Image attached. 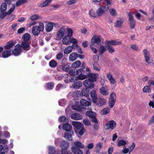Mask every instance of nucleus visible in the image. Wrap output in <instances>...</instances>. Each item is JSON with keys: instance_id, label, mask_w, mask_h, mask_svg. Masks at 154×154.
Segmentation results:
<instances>
[{"instance_id": "1", "label": "nucleus", "mask_w": 154, "mask_h": 154, "mask_svg": "<svg viewBox=\"0 0 154 154\" xmlns=\"http://www.w3.org/2000/svg\"><path fill=\"white\" fill-rule=\"evenodd\" d=\"M62 42L63 44L66 45L69 44L70 43H72L73 44L72 46H78V41L76 39L66 35L64 37L62 40Z\"/></svg>"}, {"instance_id": "2", "label": "nucleus", "mask_w": 154, "mask_h": 154, "mask_svg": "<svg viewBox=\"0 0 154 154\" xmlns=\"http://www.w3.org/2000/svg\"><path fill=\"white\" fill-rule=\"evenodd\" d=\"M38 26H35L33 27L32 29V32L33 35H38L41 32L43 31L44 26L43 23L39 22Z\"/></svg>"}, {"instance_id": "3", "label": "nucleus", "mask_w": 154, "mask_h": 154, "mask_svg": "<svg viewBox=\"0 0 154 154\" xmlns=\"http://www.w3.org/2000/svg\"><path fill=\"white\" fill-rule=\"evenodd\" d=\"M103 39L100 36L94 35L92 38L91 42L92 45H94L95 43L100 45L101 44V42L103 41Z\"/></svg>"}, {"instance_id": "4", "label": "nucleus", "mask_w": 154, "mask_h": 154, "mask_svg": "<svg viewBox=\"0 0 154 154\" xmlns=\"http://www.w3.org/2000/svg\"><path fill=\"white\" fill-rule=\"evenodd\" d=\"M116 122L113 120H111L105 124V128L106 130L111 129L112 130L116 127Z\"/></svg>"}, {"instance_id": "5", "label": "nucleus", "mask_w": 154, "mask_h": 154, "mask_svg": "<svg viewBox=\"0 0 154 154\" xmlns=\"http://www.w3.org/2000/svg\"><path fill=\"white\" fill-rule=\"evenodd\" d=\"M65 29L63 27L60 29L57 32L56 39L58 40L61 39L65 35Z\"/></svg>"}, {"instance_id": "6", "label": "nucleus", "mask_w": 154, "mask_h": 154, "mask_svg": "<svg viewBox=\"0 0 154 154\" xmlns=\"http://www.w3.org/2000/svg\"><path fill=\"white\" fill-rule=\"evenodd\" d=\"M109 6L108 5L103 6L97 9L96 13L99 16H101L103 13L109 9Z\"/></svg>"}, {"instance_id": "7", "label": "nucleus", "mask_w": 154, "mask_h": 154, "mask_svg": "<svg viewBox=\"0 0 154 154\" xmlns=\"http://www.w3.org/2000/svg\"><path fill=\"white\" fill-rule=\"evenodd\" d=\"M21 50L22 48L21 45L19 44H17L16 46H15L14 48V50H12L11 52L14 55L17 56L20 54Z\"/></svg>"}, {"instance_id": "8", "label": "nucleus", "mask_w": 154, "mask_h": 154, "mask_svg": "<svg viewBox=\"0 0 154 154\" xmlns=\"http://www.w3.org/2000/svg\"><path fill=\"white\" fill-rule=\"evenodd\" d=\"M94 82L91 81L88 79L85 80L83 83V85L86 88H88L92 89L94 87V85L93 83Z\"/></svg>"}, {"instance_id": "9", "label": "nucleus", "mask_w": 154, "mask_h": 154, "mask_svg": "<svg viewBox=\"0 0 154 154\" xmlns=\"http://www.w3.org/2000/svg\"><path fill=\"white\" fill-rule=\"evenodd\" d=\"M87 76L89 78L88 79L94 82L96 81L97 78L98 76V74L92 72H89L87 74Z\"/></svg>"}, {"instance_id": "10", "label": "nucleus", "mask_w": 154, "mask_h": 154, "mask_svg": "<svg viewBox=\"0 0 154 154\" xmlns=\"http://www.w3.org/2000/svg\"><path fill=\"white\" fill-rule=\"evenodd\" d=\"M74 134L73 131H71L69 132H66L64 134V137L68 140L72 141V136L74 135Z\"/></svg>"}, {"instance_id": "11", "label": "nucleus", "mask_w": 154, "mask_h": 154, "mask_svg": "<svg viewBox=\"0 0 154 154\" xmlns=\"http://www.w3.org/2000/svg\"><path fill=\"white\" fill-rule=\"evenodd\" d=\"M106 102V100L105 99L99 98H97V100H96V102L94 103L96 105L99 106H102L105 105Z\"/></svg>"}, {"instance_id": "12", "label": "nucleus", "mask_w": 154, "mask_h": 154, "mask_svg": "<svg viewBox=\"0 0 154 154\" xmlns=\"http://www.w3.org/2000/svg\"><path fill=\"white\" fill-rule=\"evenodd\" d=\"M72 124L74 127L75 131H76V129H79V128H80L84 127L82 124L77 121L72 122Z\"/></svg>"}, {"instance_id": "13", "label": "nucleus", "mask_w": 154, "mask_h": 154, "mask_svg": "<svg viewBox=\"0 0 154 154\" xmlns=\"http://www.w3.org/2000/svg\"><path fill=\"white\" fill-rule=\"evenodd\" d=\"M15 43L13 41H11L7 43L6 45L5 46L4 48L6 49L9 50V51H11L13 49Z\"/></svg>"}, {"instance_id": "14", "label": "nucleus", "mask_w": 154, "mask_h": 154, "mask_svg": "<svg viewBox=\"0 0 154 154\" xmlns=\"http://www.w3.org/2000/svg\"><path fill=\"white\" fill-rule=\"evenodd\" d=\"M90 96L91 97L93 103L96 102V100H97V96L95 90H92L90 92Z\"/></svg>"}, {"instance_id": "15", "label": "nucleus", "mask_w": 154, "mask_h": 154, "mask_svg": "<svg viewBox=\"0 0 154 154\" xmlns=\"http://www.w3.org/2000/svg\"><path fill=\"white\" fill-rule=\"evenodd\" d=\"M21 46L25 51H28L30 49V44L27 42H22Z\"/></svg>"}, {"instance_id": "16", "label": "nucleus", "mask_w": 154, "mask_h": 154, "mask_svg": "<svg viewBox=\"0 0 154 154\" xmlns=\"http://www.w3.org/2000/svg\"><path fill=\"white\" fill-rule=\"evenodd\" d=\"M143 54L146 62L148 63H150V62H149L150 58L149 57V53L147 49L145 48L143 50Z\"/></svg>"}, {"instance_id": "17", "label": "nucleus", "mask_w": 154, "mask_h": 154, "mask_svg": "<svg viewBox=\"0 0 154 154\" xmlns=\"http://www.w3.org/2000/svg\"><path fill=\"white\" fill-rule=\"evenodd\" d=\"M124 22L123 19L121 18H118L115 23V26L116 27H120Z\"/></svg>"}, {"instance_id": "18", "label": "nucleus", "mask_w": 154, "mask_h": 154, "mask_svg": "<svg viewBox=\"0 0 154 154\" xmlns=\"http://www.w3.org/2000/svg\"><path fill=\"white\" fill-rule=\"evenodd\" d=\"M63 129L66 131L69 132L72 131V125L69 124L68 123H66L64 124L63 125Z\"/></svg>"}, {"instance_id": "19", "label": "nucleus", "mask_w": 154, "mask_h": 154, "mask_svg": "<svg viewBox=\"0 0 154 154\" xmlns=\"http://www.w3.org/2000/svg\"><path fill=\"white\" fill-rule=\"evenodd\" d=\"M78 147L72 146L71 147V150L72 152L75 154H82V151Z\"/></svg>"}, {"instance_id": "20", "label": "nucleus", "mask_w": 154, "mask_h": 154, "mask_svg": "<svg viewBox=\"0 0 154 154\" xmlns=\"http://www.w3.org/2000/svg\"><path fill=\"white\" fill-rule=\"evenodd\" d=\"M54 24L55 25L54 23H49L47 24L45 26V29L47 32L51 31L53 29Z\"/></svg>"}, {"instance_id": "21", "label": "nucleus", "mask_w": 154, "mask_h": 154, "mask_svg": "<svg viewBox=\"0 0 154 154\" xmlns=\"http://www.w3.org/2000/svg\"><path fill=\"white\" fill-rule=\"evenodd\" d=\"M69 143L66 141L63 140L61 143L60 146L62 149V150H65L69 147Z\"/></svg>"}, {"instance_id": "22", "label": "nucleus", "mask_w": 154, "mask_h": 154, "mask_svg": "<svg viewBox=\"0 0 154 154\" xmlns=\"http://www.w3.org/2000/svg\"><path fill=\"white\" fill-rule=\"evenodd\" d=\"M71 117L72 119L78 120L82 119V116L81 114L76 113L72 114Z\"/></svg>"}, {"instance_id": "23", "label": "nucleus", "mask_w": 154, "mask_h": 154, "mask_svg": "<svg viewBox=\"0 0 154 154\" xmlns=\"http://www.w3.org/2000/svg\"><path fill=\"white\" fill-rule=\"evenodd\" d=\"M106 44L112 45H120L121 42L120 41H117L115 40H111L110 41H107L106 42Z\"/></svg>"}, {"instance_id": "24", "label": "nucleus", "mask_w": 154, "mask_h": 154, "mask_svg": "<svg viewBox=\"0 0 154 154\" xmlns=\"http://www.w3.org/2000/svg\"><path fill=\"white\" fill-rule=\"evenodd\" d=\"M79 129H76V131H75L76 134L78 135H79L80 136L82 135L85 132V130L84 128V127H82Z\"/></svg>"}, {"instance_id": "25", "label": "nucleus", "mask_w": 154, "mask_h": 154, "mask_svg": "<svg viewBox=\"0 0 154 154\" xmlns=\"http://www.w3.org/2000/svg\"><path fill=\"white\" fill-rule=\"evenodd\" d=\"M78 56V54L75 52L71 53L69 56V59L70 61H74L76 60Z\"/></svg>"}, {"instance_id": "26", "label": "nucleus", "mask_w": 154, "mask_h": 154, "mask_svg": "<svg viewBox=\"0 0 154 154\" xmlns=\"http://www.w3.org/2000/svg\"><path fill=\"white\" fill-rule=\"evenodd\" d=\"M74 145L75 147L80 148H83L84 147V145L79 141H76L74 142Z\"/></svg>"}, {"instance_id": "27", "label": "nucleus", "mask_w": 154, "mask_h": 154, "mask_svg": "<svg viewBox=\"0 0 154 154\" xmlns=\"http://www.w3.org/2000/svg\"><path fill=\"white\" fill-rule=\"evenodd\" d=\"M100 93L104 95H107L109 94L107 89L105 87H102L100 89Z\"/></svg>"}, {"instance_id": "28", "label": "nucleus", "mask_w": 154, "mask_h": 154, "mask_svg": "<svg viewBox=\"0 0 154 154\" xmlns=\"http://www.w3.org/2000/svg\"><path fill=\"white\" fill-rule=\"evenodd\" d=\"M82 83L81 82H75L72 85L73 88L75 89H79L82 86Z\"/></svg>"}, {"instance_id": "29", "label": "nucleus", "mask_w": 154, "mask_h": 154, "mask_svg": "<svg viewBox=\"0 0 154 154\" xmlns=\"http://www.w3.org/2000/svg\"><path fill=\"white\" fill-rule=\"evenodd\" d=\"M51 0H46L41 3L39 6L42 8L48 6L51 2Z\"/></svg>"}, {"instance_id": "30", "label": "nucleus", "mask_w": 154, "mask_h": 154, "mask_svg": "<svg viewBox=\"0 0 154 154\" xmlns=\"http://www.w3.org/2000/svg\"><path fill=\"white\" fill-rule=\"evenodd\" d=\"M11 55V51L8 50L4 51L2 54V56L4 58H7Z\"/></svg>"}, {"instance_id": "31", "label": "nucleus", "mask_w": 154, "mask_h": 154, "mask_svg": "<svg viewBox=\"0 0 154 154\" xmlns=\"http://www.w3.org/2000/svg\"><path fill=\"white\" fill-rule=\"evenodd\" d=\"M73 46H68L65 49L64 51V53L65 54H69L72 51V49H73Z\"/></svg>"}, {"instance_id": "32", "label": "nucleus", "mask_w": 154, "mask_h": 154, "mask_svg": "<svg viewBox=\"0 0 154 154\" xmlns=\"http://www.w3.org/2000/svg\"><path fill=\"white\" fill-rule=\"evenodd\" d=\"M30 37L31 35L29 34L26 33L23 35L22 36V39L24 42H27L29 40Z\"/></svg>"}, {"instance_id": "33", "label": "nucleus", "mask_w": 154, "mask_h": 154, "mask_svg": "<svg viewBox=\"0 0 154 154\" xmlns=\"http://www.w3.org/2000/svg\"><path fill=\"white\" fill-rule=\"evenodd\" d=\"M81 62L79 60L75 62L71 65V67L73 68H75L79 67L81 65Z\"/></svg>"}, {"instance_id": "34", "label": "nucleus", "mask_w": 154, "mask_h": 154, "mask_svg": "<svg viewBox=\"0 0 154 154\" xmlns=\"http://www.w3.org/2000/svg\"><path fill=\"white\" fill-rule=\"evenodd\" d=\"M86 115L92 118L96 116V114L95 112L92 111H87L86 112Z\"/></svg>"}, {"instance_id": "35", "label": "nucleus", "mask_w": 154, "mask_h": 154, "mask_svg": "<svg viewBox=\"0 0 154 154\" xmlns=\"http://www.w3.org/2000/svg\"><path fill=\"white\" fill-rule=\"evenodd\" d=\"M106 51V49L105 46L103 45H101L99 49L100 55H101L102 54L104 53Z\"/></svg>"}, {"instance_id": "36", "label": "nucleus", "mask_w": 154, "mask_h": 154, "mask_svg": "<svg viewBox=\"0 0 154 154\" xmlns=\"http://www.w3.org/2000/svg\"><path fill=\"white\" fill-rule=\"evenodd\" d=\"M106 48L108 49L109 52L111 53H113L115 51V49L112 46L110 45L106 44Z\"/></svg>"}, {"instance_id": "37", "label": "nucleus", "mask_w": 154, "mask_h": 154, "mask_svg": "<svg viewBox=\"0 0 154 154\" xmlns=\"http://www.w3.org/2000/svg\"><path fill=\"white\" fill-rule=\"evenodd\" d=\"M102 146V144L100 142L97 143L96 145L95 151L97 153L99 152L101 149Z\"/></svg>"}, {"instance_id": "38", "label": "nucleus", "mask_w": 154, "mask_h": 154, "mask_svg": "<svg viewBox=\"0 0 154 154\" xmlns=\"http://www.w3.org/2000/svg\"><path fill=\"white\" fill-rule=\"evenodd\" d=\"M80 103L82 105L84 106H88L90 104L89 102H88L84 99H82L80 101Z\"/></svg>"}, {"instance_id": "39", "label": "nucleus", "mask_w": 154, "mask_h": 154, "mask_svg": "<svg viewBox=\"0 0 154 154\" xmlns=\"http://www.w3.org/2000/svg\"><path fill=\"white\" fill-rule=\"evenodd\" d=\"M143 91L144 92H150L151 91V88L150 85L144 86L143 88Z\"/></svg>"}, {"instance_id": "40", "label": "nucleus", "mask_w": 154, "mask_h": 154, "mask_svg": "<svg viewBox=\"0 0 154 154\" xmlns=\"http://www.w3.org/2000/svg\"><path fill=\"white\" fill-rule=\"evenodd\" d=\"M7 4L5 3H3L1 5L0 10L1 13L4 12L7 8Z\"/></svg>"}, {"instance_id": "41", "label": "nucleus", "mask_w": 154, "mask_h": 154, "mask_svg": "<svg viewBox=\"0 0 154 154\" xmlns=\"http://www.w3.org/2000/svg\"><path fill=\"white\" fill-rule=\"evenodd\" d=\"M57 63L54 60H51L49 63V66L52 68L55 67L57 65Z\"/></svg>"}, {"instance_id": "42", "label": "nucleus", "mask_w": 154, "mask_h": 154, "mask_svg": "<svg viewBox=\"0 0 154 154\" xmlns=\"http://www.w3.org/2000/svg\"><path fill=\"white\" fill-rule=\"evenodd\" d=\"M59 121L60 122H68L67 118L65 116H61L59 118Z\"/></svg>"}, {"instance_id": "43", "label": "nucleus", "mask_w": 154, "mask_h": 154, "mask_svg": "<svg viewBox=\"0 0 154 154\" xmlns=\"http://www.w3.org/2000/svg\"><path fill=\"white\" fill-rule=\"evenodd\" d=\"M26 2V0H19L16 2V5L17 7H18L20 5L25 3Z\"/></svg>"}, {"instance_id": "44", "label": "nucleus", "mask_w": 154, "mask_h": 154, "mask_svg": "<svg viewBox=\"0 0 154 154\" xmlns=\"http://www.w3.org/2000/svg\"><path fill=\"white\" fill-rule=\"evenodd\" d=\"M88 88H83L82 89V91L81 94L83 96H87L89 95V92L87 90V89Z\"/></svg>"}, {"instance_id": "45", "label": "nucleus", "mask_w": 154, "mask_h": 154, "mask_svg": "<svg viewBox=\"0 0 154 154\" xmlns=\"http://www.w3.org/2000/svg\"><path fill=\"white\" fill-rule=\"evenodd\" d=\"M118 146H125L126 144V143L125 141L123 140H120L118 141Z\"/></svg>"}, {"instance_id": "46", "label": "nucleus", "mask_w": 154, "mask_h": 154, "mask_svg": "<svg viewBox=\"0 0 154 154\" xmlns=\"http://www.w3.org/2000/svg\"><path fill=\"white\" fill-rule=\"evenodd\" d=\"M67 34L66 35L72 37L73 33V30L70 28H68L67 29Z\"/></svg>"}, {"instance_id": "47", "label": "nucleus", "mask_w": 154, "mask_h": 154, "mask_svg": "<svg viewBox=\"0 0 154 154\" xmlns=\"http://www.w3.org/2000/svg\"><path fill=\"white\" fill-rule=\"evenodd\" d=\"M87 75H83V74H81V75H78V76L76 77V79H78L83 80L87 78Z\"/></svg>"}, {"instance_id": "48", "label": "nucleus", "mask_w": 154, "mask_h": 154, "mask_svg": "<svg viewBox=\"0 0 154 154\" xmlns=\"http://www.w3.org/2000/svg\"><path fill=\"white\" fill-rule=\"evenodd\" d=\"M61 68L63 70L67 72H68L69 70L70 65H66L65 66H60Z\"/></svg>"}, {"instance_id": "49", "label": "nucleus", "mask_w": 154, "mask_h": 154, "mask_svg": "<svg viewBox=\"0 0 154 154\" xmlns=\"http://www.w3.org/2000/svg\"><path fill=\"white\" fill-rule=\"evenodd\" d=\"M116 102V100H109L108 103L109 104V106L111 108H112Z\"/></svg>"}, {"instance_id": "50", "label": "nucleus", "mask_w": 154, "mask_h": 154, "mask_svg": "<svg viewBox=\"0 0 154 154\" xmlns=\"http://www.w3.org/2000/svg\"><path fill=\"white\" fill-rule=\"evenodd\" d=\"M109 100H116V95L114 92H112L111 93L110 95L109 98Z\"/></svg>"}, {"instance_id": "51", "label": "nucleus", "mask_w": 154, "mask_h": 154, "mask_svg": "<svg viewBox=\"0 0 154 154\" xmlns=\"http://www.w3.org/2000/svg\"><path fill=\"white\" fill-rule=\"evenodd\" d=\"M129 21V25L131 29H134L135 26V22L134 20L131 21Z\"/></svg>"}, {"instance_id": "52", "label": "nucleus", "mask_w": 154, "mask_h": 154, "mask_svg": "<svg viewBox=\"0 0 154 154\" xmlns=\"http://www.w3.org/2000/svg\"><path fill=\"white\" fill-rule=\"evenodd\" d=\"M99 65L97 64V62H94L93 64V68L95 70L97 71H99L100 69L98 68Z\"/></svg>"}, {"instance_id": "53", "label": "nucleus", "mask_w": 154, "mask_h": 154, "mask_svg": "<svg viewBox=\"0 0 154 154\" xmlns=\"http://www.w3.org/2000/svg\"><path fill=\"white\" fill-rule=\"evenodd\" d=\"M109 112V109L108 108H106L103 109L102 111V114H106L108 113Z\"/></svg>"}, {"instance_id": "54", "label": "nucleus", "mask_w": 154, "mask_h": 154, "mask_svg": "<svg viewBox=\"0 0 154 154\" xmlns=\"http://www.w3.org/2000/svg\"><path fill=\"white\" fill-rule=\"evenodd\" d=\"M66 101L65 99L60 100L59 101V104L61 106H63L65 105Z\"/></svg>"}, {"instance_id": "55", "label": "nucleus", "mask_w": 154, "mask_h": 154, "mask_svg": "<svg viewBox=\"0 0 154 154\" xmlns=\"http://www.w3.org/2000/svg\"><path fill=\"white\" fill-rule=\"evenodd\" d=\"M110 14L112 16H116V15L117 13L116 10L115 9L112 8L109 10Z\"/></svg>"}, {"instance_id": "56", "label": "nucleus", "mask_w": 154, "mask_h": 154, "mask_svg": "<svg viewBox=\"0 0 154 154\" xmlns=\"http://www.w3.org/2000/svg\"><path fill=\"white\" fill-rule=\"evenodd\" d=\"M83 122L84 124L86 126H89L91 125L90 122L88 119H84Z\"/></svg>"}, {"instance_id": "57", "label": "nucleus", "mask_w": 154, "mask_h": 154, "mask_svg": "<svg viewBox=\"0 0 154 154\" xmlns=\"http://www.w3.org/2000/svg\"><path fill=\"white\" fill-rule=\"evenodd\" d=\"M123 153L125 154H127L128 152H129V151L128 148H127L125 146H123V149L122 150Z\"/></svg>"}, {"instance_id": "58", "label": "nucleus", "mask_w": 154, "mask_h": 154, "mask_svg": "<svg viewBox=\"0 0 154 154\" xmlns=\"http://www.w3.org/2000/svg\"><path fill=\"white\" fill-rule=\"evenodd\" d=\"M55 152V148L54 147H50L49 148V154H53Z\"/></svg>"}, {"instance_id": "59", "label": "nucleus", "mask_w": 154, "mask_h": 154, "mask_svg": "<svg viewBox=\"0 0 154 154\" xmlns=\"http://www.w3.org/2000/svg\"><path fill=\"white\" fill-rule=\"evenodd\" d=\"M54 85L53 83H48L47 84V87L48 89H51L53 88Z\"/></svg>"}, {"instance_id": "60", "label": "nucleus", "mask_w": 154, "mask_h": 154, "mask_svg": "<svg viewBox=\"0 0 154 154\" xmlns=\"http://www.w3.org/2000/svg\"><path fill=\"white\" fill-rule=\"evenodd\" d=\"M133 14L132 13H129L128 15L129 17V21L134 20L133 16Z\"/></svg>"}, {"instance_id": "61", "label": "nucleus", "mask_w": 154, "mask_h": 154, "mask_svg": "<svg viewBox=\"0 0 154 154\" xmlns=\"http://www.w3.org/2000/svg\"><path fill=\"white\" fill-rule=\"evenodd\" d=\"M38 16L36 14H34L31 16L30 17V19L31 21L35 20L38 19Z\"/></svg>"}, {"instance_id": "62", "label": "nucleus", "mask_w": 154, "mask_h": 154, "mask_svg": "<svg viewBox=\"0 0 154 154\" xmlns=\"http://www.w3.org/2000/svg\"><path fill=\"white\" fill-rule=\"evenodd\" d=\"M135 146V144L134 143H133L132 145L129 146L128 148L129 151V154H130L131 152L133 150Z\"/></svg>"}, {"instance_id": "63", "label": "nucleus", "mask_w": 154, "mask_h": 154, "mask_svg": "<svg viewBox=\"0 0 154 154\" xmlns=\"http://www.w3.org/2000/svg\"><path fill=\"white\" fill-rule=\"evenodd\" d=\"M131 48L135 51H137L138 50V47L136 44H133L131 45Z\"/></svg>"}, {"instance_id": "64", "label": "nucleus", "mask_w": 154, "mask_h": 154, "mask_svg": "<svg viewBox=\"0 0 154 154\" xmlns=\"http://www.w3.org/2000/svg\"><path fill=\"white\" fill-rule=\"evenodd\" d=\"M61 153L62 154H72L71 152L70 151H68L66 149L65 150H62Z\"/></svg>"}]
</instances>
